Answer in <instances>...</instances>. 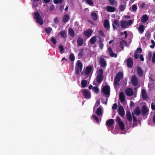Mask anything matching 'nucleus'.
<instances>
[{"mask_svg":"<svg viewBox=\"0 0 155 155\" xmlns=\"http://www.w3.org/2000/svg\"><path fill=\"white\" fill-rule=\"evenodd\" d=\"M103 70L102 68L100 69L98 72V74L96 77V81L100 84L103 78Z\"/></svg>","mask_w":155,"mask_h":155,"instance_id":"f257e3e1","label":"nucleus"},{"mask_svg":"<svg viewBox=\"0 0 155 155\" xmlns=\"http://www.w3.org/2000/svg\"><path fill=\"white\" fill-rule=\"evenodd\" d=\"M34 18L35 19L38 23L40 25L43 24V21L39 13L38 12H35L34 14Z\"/></svg>","mask_w":155,"mask_h":155,"instance_id":"f03ea898","label":"nucleus"},{"mask_svg":"<svg viewBox=\"0 0 155 155\" xmlns=\"http://www.w3.org/2000/svg\"><path fill=\"white\" fill-rule=\"evenodd\" d=\"M83 67V65L82 63L80 60H78L77 62V64L75 66V73L77 75H79L80 72L81 71Z\"/></svg>","mask_w":155,"mask_h":155,"instance_id":"7ed1b4c3","label":"nucleus"},{"mask_svg":"<svg viewBox=\"0 0 155 155\" xmlns=\"http://www.w3.org/2000/svg\"><path fill=\"white\" fill-rule=\"evenodd\" d=\"M102 91L104 94L108 95L107 97L109 96L110 93V88L108 85H106L104 86L102 88Z\"/></svg>","mask_w":155,"mask_h":155,"instance_id":"20e7f679","label":"nucleus"},{"mask_svg":"<svg viewBox=\"0 0 155 155\" xmlns=\"http://www.w3.org/2000/svg\"><path fill=\"white\" fill-rule=\"evenodd\" d=\"M82 94L85 98L89 99L91 98V92L88 89H84L83 91Z\"/></svg>","mask_w":155,"mask_h":155,"instance_id":"39448f33","label":"nucleus"},{"mask_svg":"<svg viewBox=\"0 0 155 155\" xmlns=\"http://www.w3.org/2000/svg\"><path fill=\"white\" fill-rule=\"evenodd\" d=\"M100 65L102 68L106 67L107 64L105 59L102 57H100L99 59Z\"/></svg>","mask_w":155,"mask_h":155,"instance_id":"423d86ee","label":"nucleus"},{"mask_svg":"<svg viewBox=\"0 0 155 155\" xmlns=\"http://www.w3.org/2000/svg\"><path fill=\"white\" fill-rule=\"evenodd\" d=\"M117 112L119 115L121 117H123L125 114V112L123 107L122 106H120L118 108Z\"/></svg>","mask_w":155,"mask_h":155,"instance_id":"0eeeda50","label":"nucleus"},{"mask_svg":"<svg viewBox=\"0 0 155 155\" xmlns=\"http://www.w3.org/2000/svg\"><path fill=\"white\" fill-rule=\"evenodd\" d=\"M125 92L126 94L128 96H132L134 94L133 90L130 88H128L126 89Z\"/></svg>","mask_w":155,"mask_h":155,"instance_id":"6e6552de","label":"nucleus"},{"mask_svg":"<svg viewBox=\"0 0 155 155\" xmlns=\"http://www.w3.org/2000/svg\"><path fill=\"white\" fill-rule=\"evenodd\" d=\"M107 50L110 57L114 58H116L117 57V54L114 53L111 47H109Z\"/></svg>","mask_w":155,"mask_h":155,"instance_id":"1a4fd4ad","label":"nucleus"},{"mask_svg":"<svg viewBox=\"0 0 155 155\" xmlns=\"http://www.w3.org/2000/svg\"><path fill=\"white\" fill-rule=\"evenodd\" d=\"M131 83L134 86H136L138 84V79L137 77L135 75L132 76L131 78Z\"/></svg>","mask_w":155,"mask_h":155,"instance_id":"9d476101","label":"nucleus"},{"mask_svg":"<svg viewBox=\"0 0 155 155\" xmlns=\"http://www.w3.org/2000/svg\"><path fill=\"white\" fill-rule=\"evenodd\" d=\"M123 73L122 72H119L116 74L114 79H116L117 81H120V79L123 78Z\"/></svg>","mask_w":155,"mask_h":155,"instance_id":"9b49d317","label":"nucleus"},{"mask_svg":"<svg viewBox=\"0 0 155 155\" xmlns=\"http://www.w3.org/2000/svg\"><path fill=\"white\" fill-rule=\"evenodd\" d=\"M127 66L128 68H132L133 64V60L130 57L127 59Z\"/></svg>","mask_w":155,"mask_h":155,"instance_id":"f8f14e48","label":"nucleus"},{"mask_svg":"<svg viewBox=\"0 0 155 155\" xmlns=\"http://www.w3.org/2000/svg\"><path fill=\"white\" fill-rule=\"evenodd\" d=\"M93 32V30L91 29H89L84 31V35L87 37H90Z\"/></svg>","mask_w":155,"mask_h":155,"instance_id":"ddd939ff","label":"nucleus"},{"mask_svg":"<svg viewBox=\"0 0 155 155\" xmlns=\"http://www.w3.org/2000/svg\"><path fill=\"white\" fill-rule=\"evenodd\" d=\"M148 109L145 105H143L142 108V115L144 116L148 112Z\"/></svg>","mask_w":155,"mask_h":155,"instance_id":"4468645a","label":"nucleus"},{"mask_svg":"<svg viewBox=\"0 0 155 155\" xmlns=\"http://www.w3.org/2000/svg\"><path fill=\"white\" fill-rule=\"evenodd\" d=\"M103 25L105 28L107 30H109L110 28V26L109 20L107 19L104 20Z\"/></svg>","mask_w":155,"mask_h":155,"instance_id":"2eb2a0df","label":"nucleus"},{"mask_svg":"<svg viewBox=\"0 0 155 155\" xmlns=\"http://www.w3.org/2000/svg\"><path fill=\"white\" fill-rule=\"evenodd\" d=\"M114 120L113 119H110L107 120L106 122V125L107 127H111L114 124Z\"/></svg>","mask_w":155,"mask_h":155,"instance_id":"dca6fc26","label":"nucleus"},{"mask_svg":"<svg viewBox=\"0 0 155 155\" xmlns=\"http://www.w3.org/2000/svg\"><path fill=\"white\" fill-rule=\"evenodd\" d=\"M149 19L148 16L147 15H143L141 17V21L143 23H145L148 21Z\"/></svg>","mask_w":155,"mask_h":155,"instance_id":"f3484780","label":"nucleus"},{"mask_svg":"<svg viewBox=\"0 0 155 155\" xmlns=\"http://www.w3.org/2000/svg\"><path fill=\"white\" fill-rule=\"evenodd\" d=\"M137 74L139 77H141L143 76V71L140 67L138 66L137 67Z\"/></svg>","mask_w":155,"mask_h":155,"instance_id":"a211bd4d","label":"nucleus"},{"mask_svg":"<svg viewBox=\"0 0 155 155\" xmlns=\"http://www.w3.org/2000/svg\"><path fill=\"white\" fill-rule=\"evenodd\" d=\"M93 68V66H87L86 67L85 71V73L86 75H88L89 74L91 71L92 68Z\"/></svg>","mask_w":155,"mask_h":155,"instance_id":"6ab92c4d","label":"nucleus"},{"mask_svg":"<svg viewBox=\"0 0 155 155\" xmlns=\"http://www.w3.org/2000/svg\"><path fill=\"white\" fill-rule=\"evenodd\" d=\"M78 45V46H82L84 43V40L81 37H78L77 40Z\"/></svg>","mask_w":155,"mask_h":155,"instance_id":"aec40b11","label":"nucleus"},{"mask_svg":"<svg viewBox=\"0 0 155 155\" xmlns=\"http://www.w3.org/2000/svg\"><path fill=\"white\" fill-rule=\"evenodd\" d=\"M119 99L121 102H124L125 101V98L124 94L123 92H120L119 95Z\"/></svg>","mask_w":155,"mask_h":155,"instance_id":"412c9836","label":"nucleus"},{"mask_svg":"<svg viewBox=\"0 0 155 155\" xmlns=\"http://www.w3.org/2000/svg\"><path fill=\"white\" fill-rule=\"evenodd\" d=\"M106 10L108 12H114L116 10V8L111 6H107L106 7Z\"/></svg>","mask_w":155,"mask_h":155,"instance_id":"4be33fe9","label":"nucleus"},{"mask_svg":"<svg viewBox=\"0 0 155 155\" xmlns=\"http://www.w3.org/2000/svg\"><path fill=\"white\" fill-rule=\"evenodd\" d=\"M69 19V16L68 14L64 15L62 18L63 21L64 23L68 22Z\"/></svg>","mask_w":155,"mask_h":155,"instance_id":"5701e85b","label":"nucleus"},{"mask_svg":"<svg viewBox=\"0 0 155 155\" xmlns=\"http://www.w3.org/2000/svg\"><path fill=\"white\" fill-rule=\"evenodd\" d=\"M127 118L129 122H131L132 120V116L130 111H127L126 112Z\"/></svg>","mask_w":155,"mask_h":155,"instance_id":"b1692460","label":"nucleus"},{"mask_svg":"<svg viewBox=\"0 0 155 155\" xmlns=\"http://www.w3.org/2000/svg\"><path fill=\"white\" fill-rule=\"evenodd\" d=\"M141 113L140 107L138 106L134 110V113L136 115L138 116Z\"/></svg>","mask_w":155,"mask_h":155,"instance_id":"393cba45","label":"nucleus"},{"mask_svg":"<svg viewBox=\"0 0 155 155\" xmlns=\"http://www.w3.org/2000/svg\"><path fill=\"white\" fill-rule=\"evenodd\" d=\"M142 97L144 100H145L147 98V94L146 90L143 89L142 90L141 92Z\"/></svg>","mask_w":155,"mask_h":155,"instance_id":"a878e982","label":"nucleus"},{"mask_svg":"<svg viewBox=\"0 0 155 155\" xmlns=\"http://www.w3.org/2000/svg\"><path fill=\"white\" fill-rule=\"evenodd\" d=\"M59 34L62 38L65 39L67 37L66 33L64 31H60L59 33Z\"/></svg>","mask_w":155,"mask_h":155,"instance_id":"bb28decb","label":"nucleus"},{"mask_svg":"<svg viewBox=\"0 0 155 155\" xmlns=\"http://www.w3.org/2000/svg\"><path fill=\"white\" fill-rule=\"evenodd\" d=\"M138 30L140 34H142L144 30V25H140L138 28Z\"/></svg>","mask_w":155,"mask_h":155,"instance_id":"cd10ccee","label":"nucleus"},{"mask_svg":"<svg viewBox=\"0 0 155 155\" xmlns=\"http://www.w3.org/2000/svg\"><path fill=\"white\" fill-rule=\"evenodd\" d=\"M97 41V39L95 36H94L92 37L90 40V42L91 44H94Z\"/></svg>","mask_w":155,"mask_h":155,"instance_id":"c85d7f7f","label":"nucleus"},{"mask_svg":"<svg viewBox=\"0 0 155 155\" xmlns=\"http://www.w3.org/2000/svg\"><path fill=\"white\" fill-rule=\"evenodd\" d=\"M69 34L72 37H74L75 36V33L74 30L72 28H70L68 30Z\"/></svg>","mask_w":155,"mask_h":155,"instance_id":"c756f323","label":"nucleus"},{"mask_svg":"<svg viewBox=\"0 0 155 155\" xmlns=\"http://www.w3.org/2000/svg\"><path fill=\"white\" fill-rule=\"evenodd\" d=\"M125 5H120L119 8V9L120 10V11L121 12H123L126 9V2H125Z\"/></svg>","mask_w":155,"mask_h":155,"instance_id":"7c9ffc66","label":"nucleus"},{"mask_svg":"<svg viewBox=\"0 0 155 155\" xmlns=\"http://www.w3.org/2000/svg\"><path fill=\"white\" fill-rule=\"evenodd\" d=\"M84 54V49L82 48L80 49L79 54H78V56L80 58H81Z\"/></svg>","mask_w":155,"mask_h":155,"instance_id":"2f4dec72","label":"nucleus"},{"mask_svg":"<svg viewBox=\"0 0 155 155\" xmlns=\"http://www.w3.org/2000/svg\"><path fill=\"white\" fill-rule=\"evenodd\" d=\"M98 37L100 38V40L98 41V45H99V47L100 48L102 49L104 47V44L102 42L101 39V38L99 36Z\"/></svg>","mask_w":155,"mask_h":155,"instance_id":"473e14b6","label":"nucleus"},{"mask_svg":"<svg viewBox=\"0 0 155 155\" xmlns=\"http://www.w3.org/2000/svg\"><path fill=\"white\" fill-rule=\"evenodd\" d=\"M118 124L120 127V129L122 130H123L125 128V126L124 123L123 122L121 121L120 122H119L118 123Z\"/></svg>","mask_w":155,"mask_h":155,"instance_id":"72a5a7b5","label":"nucleus"},{"mask_svg":"<svg viewBox=\"0 0 155 155\" xmlns=\"http://www.w3.org/2000/svg\"><path fill=\"white\" fill-rule=\"evenodd\" d=\"M91 18L94 21H96L97 20V17L96 13L94 12L92 13L91 14Z\"/></svg>","mask_w":155,"mask_h":155,"instance_id":"f704fd0d","label":"nucleus"},{"mask_svg":"<svg viewBox=\"0 0 155 155\" xmlns=\"http://www.w3.org/2000/svg\"><path fill=\"white\" fill-rule=\"evenodd\" d=\"M96 114L98 116L101 115L102 114V110L100 107L97 108Z\"/></svg>","mask_w":155,"mask_h":155,"instance_id":"c9c22d12","label":"nucleus"},{"mask_svg":"<svg viewBox=\"0 0 155 155\" xmlns=\"http://www.w3.org/2000/svg\"><path fill=\"white\" fill-rule=\"evenodd\" d=\"M120 25L122 28H125L127 26L126 21H122L120 22Z\"/></svg>","mask_w":155,"mask_h":155,"instance_id":"e433bc0d","label":"nucleus"},{"mask_svg":"<svg viewBox=\"0 0 155 155\" xmlns=\"http://www.w3.org/2000/svg\"><path fill=\"white\" fill-rule=\"evenodd\" d=\"M81 85L83 88L85 87L87 84V82L86 80H82L81 83Z\"/></svg>","mask_w":155,"mask_h":155,"instance_id":"4c0bfd02","label":"nucleus"},{"mask_svg":"<svg viewBox=\"0 0 155 155\" xmlns=\"http://www.w3.org/2000/svg\"><path fill=\"white\" fill-rule=\"evenodd\" d=\"M69 58L71 61H73L75 60V56L74 54L73 53L70 54L69 55Z\"/></svg>","mask_w":155,"mask_h":155,"instance_id":"58836bf2","label":"nucleus"},{"mask_svg":"<svg viewBox=\"0 0 155 155\" xmlns=\"http://www.w3.org/2000/svg\"><path fill=\"white\" fill-rule=\"evenodd\" d=\"M108 1L110 5H115L116 6V5H115V4H116V5H117V2L116 1H115V0H108Z\"/></svg>","mask_w":155,"mask_h":155,"instance_id":"ea45409f","label":"nucleus"},{"mask_svg":"<svg viewBox=\"0 0 155 155\" xmlns=\"http://www.w3.org/2000/svg\"><path fill=\"white\" fill-rule=\"evenodd\" d=\"M45 31L47 33L49 34L52 31V29L51 28L48 27L45 28Z\"/></svg>","mask_w":155,"mask_h":155,"instance_id":"a19ab883","label":"nucleus"},{"mask_svg":"<svg viewBox=\"0 0 155 155\" xmlns=\"http://www.w3.org/2000/svg\"><path fill=\"white\" fill-rule=\"evenodd\" d=\"M51 41L54 45H55L57 43V38L52 36L51 38Z\"/></svg>","mask_w":155,"mask_h":155,"instance_id":"79ce46f5","label":"nucleus"},{"mask_svg":"<svg viewBox=\"0 0 155 155\" xmlns=\"http://www.w3.org/2000/svg\"><path fill=\"white\" fill-rule=\"evenodd\" d=\"M137 9V5L136 4L133 5L132 7V11L134 12H136Z\"/></svg>","mask_w":155,"mask_h":155,"instance_id":"37998d69","label":"nucleus"},{"mask_svg":"<svg viewBox=\"0 0 155 155\" xmlns=\"http://www.w3.org/2000/svg\"><path fill=\"white\" fill-rule=\"evenodd\" d=\"M86 2L89 5L92 6L94 4L91 0H85Z\"/></svg>","mask_w":155,"mask_h":155,"instance_id":"c03bdc74","label":"nucleus"},{"mask_svg":"<svg viewBox=\"0 0 155 155\" xmlns=\"http://www.w3.org/2000/svg\"><path fill=\"white\" fill-rule=\"evenodd\" d=\"M113 23H114L117 27H119L120 26L119 22L117 20H114Z\"/></svg>","mask_w":155,"mask_h":155,"instance_id":"a18cd8bd","label":"nucleus"},{"mask_svg":"<svg viewBox=\"0 0 155 155\" xmlns=\"http://www.w3.org/2000/svg\"><path fill=\"white\" fill-rule=\"evenodd\" d=\"M93 89L94 90V91L97 94L98 93L99 91V89L97 87L94 86L93 87Z\"/></svg>","mask_w":155,"mask_h":155,"instance_id":"49530a36","label":"nucleus"},{"mask_svg":"<svg viewBox=\"0 0 155 155\" xmlns=\"http://www.w3.org/2000/svg\"><path fill=\"white\" fill-rule=\"evenodd\" d=\"M92 117L98 123L99 122V118L96 115H94Z\"/></svg>","mask_w":155,"mask_h":155,"instance_id":"de8ad7c7","label":"nucleus"},{"mask_svg":"<svg viewBox=\"0 0 155 155\" xmlns=\"http://www.w3.org/2000/svg\"><path fill=\"white\" fill-rule=\"evenodd\" d=\"M99 34L101 36L103 37H105V35H104L103 31L102 30H101L99 31Z\"/></svg>","mask_w":155,"mask_h":155,"instance_id":"09e8293b","label":"nucleus"},{"mask_svg":"<svg viewBox=\"0 0 155 155\" xmlns=\"http://www.w3.org/2000/svg\"><path fill=\"white\" fill-rule=\"evenodd\" d=\"M127 25L128 26L129 25H131L133 23V21L131 20H130L126 22Z\"/></svg>","mask_w":155,"mask_h":155,"instance_id":"8fccbe9b","label":"nucleus"},{"mask_svg":"<svg viewBox=\"0 0 155 155\" xmlns=\"http://www.w3.org/2000/svg\"><path fill=\"white\" fill-rule=\"evenodd\" d=\"M59 48L60 51V53L61 54H62L63 53V52L64 51V48H63V46L62 45H61L59 46Z\"/></svg>","mask_w":155,"mask_h":155,"instance_id":"3c124183","label":"nucleus"},{"mask_svg":"<svg viewBox=\"0 0 155 155\" xmlns=\"http://www.w3.org/2000/svg\"><path fill=\"white\" fill-rule=\"evenodd\" d=\"M142 52V49L141 48H138L137 49L136 52L137 53H141Z\"/></svg>","mask_w":155,"mask_h":155,"instance_id":"603ef678","label":"nucleus"},{"mask_svg":"<svg viewBox=\"0 0 155 155\" xmlns=\"http://www.w3.org/2000/svg\"><path fill=\"white\" fill-rule=\"evenodd\" d=\"M117 108V105L116 103H114L113 104L112 107V109L113 110H116Z\"/></svg>","mask_w":155,"mask_h":155,"instance_id":"864d4df0","label":"nucleus"},{"mask_svg":"<svg viewBox=\"0 0 155 155\" xmlns=\"http://www.w3.org/2000/svg\"><path fill=\"white\" fill-rule=\"evenodd\" d=\"M132 114L133 121L135 122H136L137 121V120L136 117H135V116L133 113H132Z\"/></svg>","mask_w":155,"mask_h":155,"instance_id":"5fc2aeb1","label":"nucleus"},{"mask_svg":"<svg viewBox=\"0 0 155 155\" xmlns=\"http://www.w3.org/2000/svg\"><path fill=\"white\" fill-rule=\"evenodd\" d=\"M146 36L147 38L149 39L151 36V34L149 32H147L146 33Z\"/></svg>","mask_w":155,"mask_h":155,"instance_id":"6e6d98bb","label":"nucleus"},{"mask_svg":"<svg viewBox=\"0 0 155 155\" xmlns=\"http://www.w3.org/2000/svg\"><path fill=\"white\" fill-rule=\"evenodd\" d=\"M151 108L153 110H155V105L153 102L151 103Z\"/></svg>","mask_w":155,"mask_h":155,"instance_id":"4d7b16f0","label":"nucleus"},{"mask_svg":"<svg viewBox=\"0 0 155 155\" xmlns=\"http://www.w3.org/2000/svg\"><path fill=\"white\" fill-rule=\"evenodd\" d=\"M152 61L153 63L155 62V53H154L153 54V57L152 59Z\"/></svg>","mask_w":155,"mask_h":155,"instance_id":"13d9d810","label":"nucleus"},{"mask_svg":"<svg viewBox=\"0 0 155 155\" xmlns=\"http://www.w3.org/2000/svg\"><path fill=\"white\" fill-rule=\"evenodd\" d=\"M116 121L118 123L119 122H121L122 121H121V119L120 118L119 116L117 117V119H116Z\"/></svg>","mask_w":155,"mask_h":155,"instance_id":"bf43d9fd","label":"nucleus"},{"mask_svg":"<svg viewBox=\"0 0 155 155\" xmlns=\"http://www.w3.org/2000/svg\"><path fill=\"white\" fill-rule=\"evenodd\" d=\"M54 21L55 23L56 24H58V17L55 18L54 19Z\"/></svg>","mask_w":155,"mask_h":155,"instance_id":"052dcab7","label":"nucleus"},{"mask_svg":"<svg viewBox=\"0 0 155 155\" xmlns=\"http://www.w3.org/2000/svg\"><path fill=\"white\" fill-rule=\"evenodd\" d=\"M140 59L142 61H143L144 60V58L143 57V55L142 54H140L139 55Z\"/></svg>","mask_w":155,"mask_h":155,"instance_id":"680f3d73","label":"nucleus"},{"mask_svg":"<svg viewBox=\"0 0 155 155\" xmlns=\"http://www.w3.org/2000/svg\"><path fill=\"white\" fill-rule=\"evenodd\" d=\"M119 81H117V80L116 79H114V84H115V85H118V82Z\"/></svg>","mask_w":155,"mask_h":155,"instance_id":"e2e57ef3","label":"nucleus"},{"mask_svg":"<svg viewBox=\"0 0 155 155\" xmlns=\"http://www.w3.org/2000/svg\"><path fill=\"white\" fill-rule=\"evenodd\" d=\"M134 57L135 59H137L138 58L139 55L137 53H134Z\"/></svg>","mask_w":155,"mask_h":155,"instance_id":"0e129e2a","label":"nucleus"},{"mask_svg":"<svg viewBox=\"0 0 155 155\" xmlns=\"http://www.w3.org/2000/svg\"><path fill=\"white\" fill-rule=\"evenodd\" d=\"M134 105V102L131 101L130 104V107H131Z\"/></svg>","mask_w":155,"mask_h":155,"instance_id":"69168bd1","label":"nucleus"},{"mask_svg":"<svg viewBox=\"0 0 155 155\" xmlns=\"http://www.w3.org/2000/svg\"><path fill=\"white\" fill-rule=\"evenodd\" d=\"M54 6H51L50 7L49 10L50 11H52L54 9Z\"/></svg>","mask_w":155,"mask_h":155,"instance_id":"338daca9","label":"nucleus"},{"mask_svg":"<svg viewBox=\"0 0 155 155\" xmlns=\"http://www.w3.org/2000/svg\"><path fill=\"white\" fill-rule=\"evenodd\" d=\"M153 121L154 123H155V114H154L153 116Z\"/></svg>","mask_w":155,"mask_h":155,"instance_id":"774afa93","label":"nucleus"}]
</instances>
